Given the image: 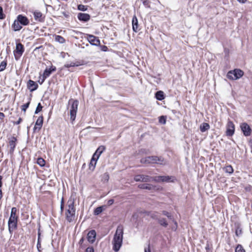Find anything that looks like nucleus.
Returning a JSON list of instances; mask_svg holds the SVG:
<instances>
[{
  "label": "nucleus",
  "instance_id": "obj_1",
  "mask_svg": "<svg viewBox=\"0 0 252 252\" xmlns=\"http://www.w3.org/2000/svg\"><path fill=\"white\" fill-rule=\"evenodd\" d=\"M123 230V225H118L113 238V250L115 252H118L122 246L124 234Z\"/></svg>",
  "mask_w": 252,
  "mask_h": 252
},
{
  "label": "nucleus",
  "instance_id": "obj_2",
  "mask_svg": "<svg viewBox=\"0 0 252 252\" xmlns=\"http://www.w3.org/2000/svg\"><path fill=\"white\" fill-rule=\"evenodd\" d=\"M74 198L70 197L67 201V209L66 210L65 215L66 220L71 222L73 221L75 217V208L74 207Z\"/></svg>",
  "mask_w": 252,
  "mask_h": 252
},
{
  "label": "nucleus",
  "instance_id": "obj_3",
  "mask_svg": "<svg viewBox=\"0 0 252 252\" xmlns=\"http://www.w3.org/2000/svg\"><path fill=\"white\" fill-rule=\"evenodd\" d=\"M78 105L79 101L77 100L71 98L68 100L67 109L69 111L70 120L72 122L74 121L76 118Z\"/></svg>",
  "mask_w": 252,
  "mask_h": 252
},
{
  "label": "nucleus",
  "instance_id": "obj_4",
  "mask_svg": "<svg viewBox=\"0 0 252 252\" xmlns=\"http://www.w3.org/2000/svg\"><path fill=\"white\" fill-rule=\"evenodd\" d=\"M244 75V72L240 69H235L229 71L226 75L227 78L230 80H235L240 79Z\"/></svg>",
  "mask_w": 252,
  "mask_h": 252
},
{
  "label": "nucleus",
  "instance_id": "obj_5",
  "mask_svg": "<svg viewBox=\"0 0 252 252\" xmlns=\"http://www.w3.org/2000/svg\"><path fill=\"white\" fill-rule=\"evenodd\" d=\"M18 219L9 218L8 221V227L9 233L12 235L13 231L18 227Z\"/></svg>",
  "mask_w": 252,
  "mask_h": 252
},
{
  "label": "nucleus",
  "instance_id": "obj_6",
  "mask_svg": "<svg viewBox=\"0 0 252 252\" xmlns=\"http://www.w3.org/2000/svg\"><path fill=\"white\" fill-rule=\"evenodd\" d=\"M25 49L24 45L18 43L16 44V49L14 51V55L16 60H18L24 52Z\"/></svg>",
  "mask_w": 252,
  "mask_h": 252
},
{
  "label": "nucleus",
  "instance_id": "obj_7",
  "mask_svg": "<svg viewBox=\"0 0 252 252\" xmlns=\"http://www.w3.org/2000/svg\"><path fill=\"white\" fill-rule=\"evenodd\" d=\"M152 177L147 175L138 174L134 177V180L135 182H149L152 181Z\"/></svg>",
  "mask_w": 252,
  "mask_h": 252
},
{
  "label": "nucleus",
  "instance_id": "obj_8",
  "mask_svg": "<svg viewBox=\"0 0 252 252\" xmlns=\"http://www.w3.org/2000/svg\"><path fill=\"white\" fill-rule=\"evenodd\" d=\"M241 129L245 136H249L252 133V129L247 123H242L240 124Z\"/></svg>",
  "mask_w": 252,
  "mask_h": 252
},
{
  "label": "nucleus",
  "instance_id": "obj_9",
  "mask_svg": "<svg viewBox=\"0 0 252 252\" xmlns=\"http://www.w3.org/2000/svg\"><path fill=\"white\" fill-rule=\"evenodd\" d=\"M235 131V126L232 121L229 120L227 124L226 135L227 136H232Z\"/></svg>",
  "mask_w": 252,
  "mask_h": 252
},
{
  "label": "nucleus",
  "instance_id": "obj_10",
  "mask_svg": "<svg viewBox=\"0 0 252 252\" xmlns=\"http://www.w3.org/2000/svg\"><path fill=\"white\" fill-rule=\"evenodd\" d=\"M87 40L92 45L98 46L100 44V40L98 38L94 35L87 34Z\"/></svg>",
  "mask_w": 252,
  "mask_h": 252
},
{
  "label": "nucleus",
  "instance_id": "obj_11",
  "mask_svg": "<svg viewBox=\"0 0 252 252\" xmlns=\"http://www.w3.org/2000/svg\"><path fill=\"white\" fill-rule=\"evenodd\" d=\"M8 140V146L10 147L9 153L12 155L16 147L17 140L14 136H12Z\"/></svg>",
  "mask_w": 252,
  "mask_h": 252
},
{
  "label": "nucleus",
  "instance_id": "obj_12",
  "mask_svg": "<svg viewBox=\"0 0 252 252\" xmlns=\"http://www.w3.org/2000/svg\"><path fill=\"white\" fill-rule=\"evenodd\" d=\"M156 156H149L146 158H142L140 159V162L143 164H151L156 163Z\"/></svg>",
  "mask_w": 252,
  "mask_h": 252
},
{
  "label": "nucleus",
  "instance_id": "obj_13",
  "mask_svg": "<svg viewBox=\"0 0 252 252\" xmlns=\"http://www.w3.org/2000/svg\"><path fill=\"white\" fill-rule=\"evenodd\" d=\"M43 123V117L42 116H39L36 120L34 126L33 127L34 132L37 130L39 131L41 129Z\"/></svg>",
  "mask_w": 252,
  "mask_h": 252
},
{
  "label": "nucleus",
  "instance_id": "obj_14",
  "mask_svg": "<svg viewBox=\"0 0 252 252\" xmlns=\"http://www.w3.org/2000/svg\"><path fill=\"white\" fill-rule=\"evenodd\" d=\"M16 19L22 26H27L29 24L30 21L28 18L22 14L18 15Z\"/></svg>",
  "mask_w": 252,
  "mask_h": 252
},
{
  "label": "nucleus",
  "instance_id": "obj_15",
  "mask_svg": "<svg viewBox=\"0 0 252 252\" xmlns=\"http://www.w3.org/2000/svg\"><path fill=\"white\" fill-rule=\"evenodd\" d=\"M96 232L94 230L89 231L87 234V239L89 243L93 244L96 238Z\"/></svg>",
  "mask_w": 252,
  "mask_h": 252
},
{
  "label": "nucleus",
  "instance_id": "obj_16",
  "mask_svg": "<svg viewBox=\"0 0 252 252\" xmlns=\"http://www.w3.org/2000/svg\"><path fill=\"white\" fill-rule=\"evenodd\" d=\"M33 15L35 21L39 22H43L44 21L45 16H43L41 12L35 10L33 12Z\"/></svg>",
  "mask_w": 252,
  "mask_h": 252
},
{
  "label": "nucleus",
  "instance_id": "obj_17",
  "mask_svg": "<svg viewBox=\"0 0 252 252\" xmlns=\"http://www.w3.org/2000/svg\"><path fill=\"white\" fill-rule=\"evenodd\" d=\"M132 25L133 32H137L140 30L138 24V19L135 15H134L132 17Z\"/></svg>",
  "mask_w": 252,
  "mask_h": 252
},
{
  "label": "nucleus",
  "instance_id": "obj_18",
  "mask_svg": "<svg viewBox=\"0 0 252 252\" xmlns=\"http://www.w3.org/2000/svg\"><path fill=\"white\" fill-rule=\"evenodd\" d=\"M77 18L79 21L86 22L90 19L91 16L87 13H79L78 14Z\"/></svg>",
  "mask_w": 252,
  "mask_h": 252
},
{
  "label": "nucleus",
  "instance_id": "obj_19",
  "mask_svg": "<svg viewBox=\"0 0 252 252\" xmlns=\"http://www.w3.org/2000/svg\"><path fill=\"white\" fill-rule=\"evenodd\" d=\"M27 87L30 91L32 92L37 90L38 86L35 82L29 80L27 83Z\"/></svg>",
  "mask_w": 252,
  "mask_h": 252
},
{
  "label": "nucleus",
  "instance_id": "obj_20",
  "mask_svg": "<svg viewBox=\"0 0 252 252\" xmlns=\"http://www.w3.org/2000/svg\"><path fill=\"white\" fill-rule=\"evenodd\" d=\"M56 70V67L53 65H51L49 68H46L44 71L43 74V78H47L53 72L55 71Z\"/></svg>",
  "mask_w": 252,
  "mask_h": 252
},
{
  "label": "nucleus",
  "instance_id": "obj_21",
  "mask_svg": "<svg viewBox=\"0 0 252 252\" xmlns=\"http://www.w3.org/2000/svg\"><path fill=\"white\" fill-rule=\"evenodd\" d=\"M105 147L104 146L101 145L99 146L93 156L96 158V159H98L101 154L105 151Z\"/></svg>",
  "mask_w": 252,
  "mask_h": 252
},
{
  "label": "nucleus",
  "instance_id": "obj_22",
  "mask_svg": "<svg viewBox=\"0 0 252 252\" xmlns=\"http://www.w3.org/2000/svg\"><path fill=\"white\" fill-rule=\"evenodd\" d=\"M138 187L140 189H147L149 190L154 189L155 188V186L149 184H140L138 185Z\"/></svg>",
  "mask_w": 252,
  "mask_h": 252
},
{
  "label": "nucleus",
  "instance_id": "obj_23",
  "mask_svg": "<svg viewBox=\"0 0 252 252\" xmlns=\"http://www.w3.org/2000/svg\"><path fill=\"white\" fill-rule=\"evenodd\" d=\"M12 28L15 32L19 31L22 28L21 25L17 19L14 21V23L12 25Z\"/></svg>",
  "mask_w": 252,
  "mask_h": 252
},
{
  "label": "nucleus",
  "instance_id": "obj_24",
  "mask_svg": "<svg viewBox=\"0 0 252 252\" xmlns=\"http://www.w3.org/2000/svg\"><path fill=\"white\" fill-rule=\"evenodd\" d=\"M176 180V178L172 176H163L162 182L173 183Z\"/></svg>",
  "mask_w": 252,
  "mask_h": 252
},
{
  "label": "nucleus",
  "instance_id": "obj_25",
  "mask_svg": "<svg viewBox=\"0 0 252 252\" xmlns=\"http://www.w3.org/2000/svg\"><path fill=\"white\" fill-rule=\"evenodd\" d=\"M155 97L158 100L161 101L165 98L164 93L161 91H158L155 94Z\"/></svg>",
  "mask_w": 252,
  "mask_h": 252
},
{
  "label": "nucleus",
  "instance_id": "obj_26",
  "mask_svg": "<svg viewBox=\"0 0 252 252\" xmlns=\"http://www.w3.org/2000/svg\"><path fill=\"white\" fill-rule=\"evenodd\" d=\"M210 126L208 123H203L200 126V130L202 132H205L209 129Z\"/></svg>",
  "mask_w": 252,
  "mask_h": 252
},
{
  "label": "nucleus",
  "instance_id": "obj_27",
  "mask_svg": "<svg viewBox=\"0 0 252 252\" xmlns=\"http://www.w3.org/2000/svg\"><path fill=\"white\" fill-rule=\"evenodd\" d=\"M17 209L16 207H12L11 210L10 216L9 218L18 219V217L16 215Z\"/></svg>",
  "mask_w": 252,
  "mask_h": 252
},
{
  "label": "nucleus",
  "instance_id": "obj_28",
  "mask_svg": "<svg viewBox=\"0 0 252 252\" xmlns=\"http://www.w3.org/2000/svg\"><path fill=\"white\" fill-rule=\"evenodd\" d=\"M55 40L56 41L62 44L65 42V39L63 36L59 35H55Z\"/></svg>",
  "mask_w": 252,
  "mask_h": 252
},
{
  "label": "nucleus",
  "instance_id": "obj_29",
  "mask_svg": "<svg viewBox=\"0 0 252 252\" xmlns=\"http://www.w3.org/2000/svg\"><path fill=\"white\" fill-rule=\"evenodd\" d=\"M97 160L98 159H96V158H95L94 157V156L92 157L90 163V169H91L92 166L93 167L92 169L93 170L94 169Z\"/></svg>",
  "mask_w": 252,
  "mask_h": 252
},
{
  "label": "nucleus",
  "instance_id": "obj_30",
  "mask_svg": "<svg viewBox=\"0 0 252 252\" xmlns=\"http://www.w3.org/2000/svg\"><path fill=\"white\" fill-rule=\"evenodd\" d=\"M242 228L240 225L237 224L235 225V234L237 236L239 237L242 234Z\"/></svg>",
  "mask_w": 252,
  "mask_h": 252
},
{
  "label": "nucleus",
  "instance_id": "obj_31",
  "mask_svg": "<svg viewBox=\"0 0 252 252\" xmlns=\"http://www.w3.org/2000/svg\"><path fill=\"white\" fill-rule=\"evenodd\" d=\"M158 222L160 225L164 227H166L168 225V223L166 222V220L164 218L158 219Z\"/></svg>",
  "mask_w": 252,
  "mask_h": 252
},
{
  "label": "nucleus",
  "instance_id": "obj_32",
  "mask_svg": "<svg viewBox=\"0 0 252 252\" xmlns=\"http://www.w3.org/2000/svg\"><path fill=\"white\" fill-rule=\"evenodd\" d=\"M109 179V175L107 172L104 173L101 177L102 182L105 183L107 182Z\"/></svg>",
  "mask_w": 252,
  "mask_h": 252
},
{
  "label": "nucleus",
  "instance_id": "obj_33",
  "mask_svg": "<svg viewBox=\"0 0 252 252\" xmlns=\"http://www.w3.org/2000/svg\"><path fill=\"white\" fill-rule=\"evenodd\" d=\"M162 179L163 176L152 177V181H153L157 183L162 182Z\"/></svg>",
  "mask_w": 252,
  "mask_h": 252
},
{
  "label": "nucleus",
  "instance_id": "obj_34",
  "mask_svg": "<svg viewBox=\"0 0 252 252\" xmlns=\"http://www.w3.org/2000/svg\"><path fill=\"white\" fill-rule=\"evenodd\" d=\"M37 163L40 166L43 167L45 166V161L43 158H38L37 159Z\"/></svg>",
  "mask_w": 252,
  "mask_h": 252
},
{
  "label": "nucleus",
  "instance_id": "obj_35",
  "mask_svg": "<svg viewBox=\"0 0 252 252\" xmlns=\"http://www.w3.org/2000/svg\"><path fill=\"white\" fill-rule=\"evenodd\" d=\"M224 170L225 172L229 174H231L233 172V169L231 165H227L224 168Z\"/></svg>",
  "mask_w": 252,
  "mask_h": 252
},
{
  "label": "nucleus",
  "instance_id": "obj_36",
  "mask_svg": "<svg viewBox=\"0 0 252 252\" xmlns=\"http://www.w3.org/2000/svg\"><path fill=\"white\" fill-rule=\"evenodd\" d=\"M103 211V206H99L96 208L94 210V214L95 215H98Z\"/></svg>",
  "mask_w": 252,
  "mask_h": 252
},
{
  "label": "nucleus",
  "instance_id": "obj_37",
  "mask_svg": "<svg viewBox=\"0 0 252 252\" xmlns=\"http://www.w3.org/2000/svg\"><path fill=\"white\" fill-rule=\"evenodd\" d=\"M156 163L157 164H164V159L161 157L156 156Z\"/></svg>",
  "mask_w": 252,
  "mask_h": 252
},
{
  "label": "nucleus",
  "instance_id": "obj_38",
  "mask_svg": "<svg viewBox=\"0 0 252 252\" xmlns=\"http://www.w3.org/2000/svg\"><path fill=\"white\" fill-rule=\"evenodd\" d=\"M7 65L6 61H3L0 64V72L3 71Z\"/></svg>",
  "mask_w": 252,
  "mask_h": 252
},
{
  "label": "nucleus",
  "instance_id": "obj_39",
  "mask_svg": "<svg viewBox=\"0 0 252 252\" xmlns=\"http://www.w3.org/2000/svg\"><path fill=\"white\" fill-rule=\"evenodd\" d=\"M235 252H246V251L241 245L238 244L235 248Z\"/></svg>",
  "mask_w": 252,
  "mask_h": 252
},
{
  "label": "nucleus",
  "instance_id": "obj_40",
  "mask_svg": "<svg viewBox=\"0 0 252 252\" xmlns=\"http://www.w3.org/2000/svg\"><path fill=\"white\" fill-rule=\"evenodd\" d=\"M30 104V99L27 103H26L21 106L22 110L23 111H24V112H25L26 111L27 109L29 107Z\"/></svg>",
  "mask_w": 252,
  "mask_h": 252
},
{
  "label": "nucleus",
  "instance_id": "obj_41",
  "mask_svg": "<svg viewBox=\"0 0 252 252\" xmlns=\"http://www.w3.org/2000/svg\"><path fill=\"white\" fill-rule=\"evenodd\" d=\"M166 122V117L165 116H161L159 117V123L164 125Z\"/></svg>",
  "mask_w": 252,
  "mask_h": 252
},
{
  "label": "nucleus",
  "instance_id": "obj_42",
  "mask_svg": "<svg viewBox=\"0 0 252 252\" xmlns=\"http://www.w3.org/2000/svg\"><path fill=\"white\" fill-rule=\"evenodd\" d=\"M146 8H150V1L149 0H141Z\"/></svg>",
  "mask_w": 252,
  "mask_h": 252
},
{
  "label": "nucleus",
  "instance_id": "obj_43",
  "mask_svg": "<svg viewBox=\"0 0 252 252\" xmlns=\"http://www.w3.org/2000/svg\"><path fill=\"white\" fill-rule=\"evenodd\" d=\"M42 106L41 103H38V104H37V106L36 107V108L35 109V111L34 112V114H38L39 112H40L42 110Z\"/></svg>",
  "mask_w": 252,
  "mask_h": 252
},
{
  "label": "nucleus",
  "instance_id": "obj_44",
  "mask_svg": "<svg viewBox=\"0 0 252 252\" xmlns=\"http://www.w3.org/2000/svg\"><path fill=\"white\" fill-rule=\"evenodd\" d=\"M162 214L163 215L166 216L168 219H169L170 220H172L173 219L172 216L170 214V213L168 212L167 211H162Z\"/></svg>",
  "mask_w": 252,
  "mask_h": 252
},
{
  "label": "nucleus",
  "instance_id": "obj_45",
  "mask_svg": "<svg viewBox=\"0 0 252 252\" xmlns=\"http://www.w3.org/2000/svg\"><path fill=\"white\" fill-rule=\"evenodd\" d=\"M78 9L80 11H85L87 10V8L85 5L83 4H79L78 5Z\"/></svg>",
  "mask_w": 252,
  "mask_h": 252
},
{
  "label": "nucleus",
  "instance_id": "obj_46",
  "mask_svg": "<svg viewBox=\"0 0 252 252\" xmlns=\"http://www.w3.org/2000/svg\"><path fill=\"white\" fill-rule=\"evenodd\" d=\"M75 64L76 66H79L84 65L85 64V62L83 60L77 61L75 62Z\"/></svg>",
  "mask_w": 252,
  "mask_h": 252
},
{
  "label": "nucleus",
  "instance_id": "obj_47",
  "mask_svg": "<svg viewBox=\"0 0 252 252\" xmlns=\"http://www.w3.org/2000/svg\"><path fill=\"white\" fill-rule=\"evenodd\" d=\"M36 247H37V249L38 250V252H41V240H37Z\"/></svg>",
  "mask_w": 252,
  "mask_h": 252
},
{
  "label": "nucleus",
  "instance_id": "obj_48",
  "mask_svg": "<svg viewBox=\"0 0 252 252\" xmlns=\"http://www.w3.org/2000/svg\"><path fill=\"white\" fill-rule=\"evenodd\" d=\"M5 17V16L3 14L2 7L0 6V19H3Z\"/></svg>",
  "mask_w": 252,
  "mask_h": 252
},
{
  "label": "nucleus",
  "instance_id": "obj_49",
  "mask_svg": "<svg viewBox=\"0 0 252 252\" xmlns=\"http://www.w3.org/2000/svg\"><path fill=\"white\" fill-rule=\"evenodd\" d=\"M139 153L148 154H149V151L146 149H141L139 150Z\"/></svg>",
  "mask_w": 252,
  "mask_h": 252
},
{
  "label": "nucleus",
  "instance_id": "obj_50",
  "mask_svg": "<svg viewBox=\"0 0 252 252\" xmlns=\"http://www.w3.org/2000/svg\"><path fill=\"white\" fill-rule=\"evenodd\" d=\"M85 252H94V249L93 247H89L86 249Z\"/></svg>",
  "mask_w": 252,
  "mask_h": 252
},
{
  "label": "nucleus",
  "instance_id": "obj_51",
  "mask_svg": "<svg viewBox=\"0 0 252 252\" xmlns=\"http://www.w3.org/2000/svg\"><path fill=\"white\" fill-rule=\"evenodd\" d=\"M114 200L113 199H110L107 201V205L110 206L114 203Z\"/></svg>",
  "mask_w": 252,
  "mask_h": 252
},
{
  "label": "nucleus",
  "instance_id": "obj_52",
  "mask_svg": "<svg viewBox=\"0 0 252 252\" xmlns=\"http://www.w3.org/2000/svg\"><path fill=\"white\" fill-rule=\"evenodd\" d=\"M22 121V119L21 118H19L17 121L14 122V124L19 125L21 123Z\"/></svg>",
  "mask_w": 252,
  "mask_h": 252
},
{
  "label": "nucleus",
  "instance_id": "obj_53",
  "mask_svg": "<svg viewBox=\"0 0 252 252\" xmlns=\"http://www.w3.org/2000/svg\"><path fill=\"white\" fill-rule=\"evenodd\" d=\"M70 63H66L64 64L63 65V68H68L69 67H71V66H70Z\"/></svg>",
  "mask_w": 252,
  "mask_h": 252
},
{
  "label": "nucleus",
  "instance_id": "obj_54",
  "mask_svg": "<svg viewBox=\"0 0 252 252\" xmlns=\"http://www.w3.org/2000/svg\"><path fill=\"white\" fill-rule=\"evenodd\" d=\"M101 50L103 51H104V52H106L108 50V48L107 46L104 45V46H102V48H101Z\"/></svg>",
  "mask_w": 252,
  "mask_h": 252
},
{
  "label": "nucleus",
  "instance_id": "obj_55",
  "mask_svg": "<svg viewBox=\"0 0 252 252\" xmlns=\"http://www.w3.org/2000/svg\"><path fill=\"white\" fill-rule=\"evenodd\" d=\"M144 252H151L150 248V244L148 245V248L147 249L145 248Z\"/></svg>",
  "mask_w": 252,
  "mask_h": 252
},
{
  "label": "nucleus",
  "instance_id": "obj_56",
  "mask_svg": "<svg viewBox=\"0 0 252 252\" xmlns=\"http://www.w3.org/2000/svg\"><path fill=\"white\" fill-rule=\"evenodd\" d=\"M5 117L4 113L0 112V120H2Z\"/></svg>",
  "mask_w": 252,
  "mask_h": 252
},
{
  "label": "nucleus",
  "instance_id": "obj_57",
  "mask_svg": "<svg viewBox=\"0 0 252 252\" xmlns=\"http://www.w3.org/2000/svg\"><path fill=\"white\" fill-rule=\"evenodd\" d=\"M40 235H41V233H40V229L39 228L38 229V238H37V240H41V239H40Z\"/></svg>",
  "mask_w": 252,
  "mask_h": 252
},
{
  "label": "nucleus",
  "instance_id": "obj_58",
  "mask_svg": "<svg viewBox=\"0 0 252 252\" xmlns=\"http://www.w3.org/2000/svg\"><path fill=\"white\" fill-rule=\"evenodd\" d=\"M84 241V237H82V238L80 239V240H79V244L80 245H82V244L83 243Z\"/></svg>",
  "mask_w": 252,
  "mask_h": 252
},
{
  "label": "nucleus",
  "instance_id": "obj_59",
  "mask_svg": "<svg viewBox=\"0 0 252 252\" xmlns=\"http://www.w3.org/2000/svg\"><path fill=\"white\" fill-rule=\"evenodd\" d=\"M46 79V78H44L42 77V79H41V80H39L38 81V83L41 85L43 84V83L44 82L45 80Z\"/></svg>",
  "mask_w": 252,
  "mask_h": 252
},
{
  "label": "nucleus",
  "instance_id": "obj_60",
  "mask_svg": "<svg viewBox=\"0 0 252 252\" xmlns=\"http://www.w3.org/2000/svg\"><path fill=\"white\" fill-rule=\"evenodd\" d=\"M64 210V206H60V212L61 214H62L63 213Z\"/></svg>",
  "mask_w": 252,
  "mask_h": 252
},
{
  "label": "nucleus",
  "instance_id": "obj_61",
  "mask_svg": "<svg viewBox=\"0 0 252 252\" xmlns=\"http://www.w3.org/2000/svg\"><path fill=\"white\" fill-rule=\"evenodd\" d=\"M64 198L63 197L62 199H61V206H64Z\"/></svg>",
  "mask_w": 252,
  "mask_h": 252
},
{
  "label": "nucleus",
  "instance_id": "obj_62",
  "mask_svg": "<svg viewBox=\"0 0 252 252\" xmlns=\"http://www.w3.org/2000/svg\"><path fill=\"white\" fill-rule=\"evenodd\" d=\"M2 176L0 175V188L1 187L2 185Z\"/></svg>",
  "mask_w": 252,
  "mask_h": 252
},
{
  "label": "nucleus",
  "instance_id": "obj_63",
  "mask_svg": "<svg viewBox=\"0 0 252 252\" xmlns=\"http://www.w3.org/2000/svg\"><path fill=\"white\" fill-rule=\"evenodd\" d=\"M69 64H70V66H71V67L76 66L75 62H71Z\"/></svg>",
  "mask_w": 252,
  "mask_h": 252
},
{
  "label": "nucleus",
  "instance_id": "obj_64",
  "mask_svg": "<svg viewBox=\"0 0 252 252\" xmlns=\"http://www.w3.org/2000/svg\"><path fill=\"white\" fill-rule=\"evenodd\" d=\"M237 0L242 3H245L247 1V0Z\"/></svg>",
  "mask_w": 252,
  "mask_h": 252
}]
</instances>
